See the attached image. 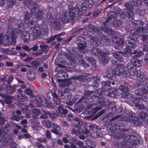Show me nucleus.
Returning <instances> with one entry per match:
<instances>
[{
	"label": "nucleus",
	"mask_w": 148,
	"mask_h": 148,
	"mask_svg": "<svg viewBox=\"0 0 148 148\" xmlns=\"http://www.w3.org/2000/svg\"><path fill=\"white\" fill-rule=\"evenodd\" d=\"M137 5L136 0H130V2L125 4V6L127 8L124 9L123 12L122 10L119 9L117 8L116 10L119 11L118 13L121 18L124 19L127 17L130 20H132L134 14L132 10L133 9L135 10V8L137 7Z\"/></svg>",
	"instance_id": "nucleus-1"
},
{
	"label": "nucleus",
	"mask_w": 148,
	"mask_h": 148,
	"mask_svg": "<svg viewBox=\"0 0 148 148\" xmlns=\"http://www.w3.org/2000/svg\"><path fill=\"white\" fill-rule=\"evenodd\" d=\"M71 52V55L70 56L69 55H66L67 59L70 61L71 65H68L69 68L72 69L75 68V60L77 59L78 61L81 63V64L85 68H87L89 66V64L83 59L82 55L76 51L75 49L73 48Z\"/></svg>",
	"instance_id": "nucleus-2"
},
{
	"label": "nucleus",
	"mask_w": 148,
	"mask_h": 148,
	"mask_svg": "<svg viewBox=\"0 0 148 148\" xmlns=\"http://www.w3.org/2000/svg\"><path fill=\"white\" fill-rule=\"evenodd\" d=\"M69 10L63 12L60 16V19L62 22V23H69L71 20H73L75 16L77 18H79L81 16L77 17L76 10L75 8L69 7Z\"/></svg>",
	"instance_id": "nucleus-3"
},
{
	"label": "nucleus",
	"mask_w": 148,
	"mask_h": 148,
	"mask_svg": "<svg viewBox=\"0 0 148 148\" xmlns=\"http://www.w3.org/2000/svg\"><path fill=\"white\" fill-rule=\"evenodd\" d=\"M96 89H95V90H88L86 91L84 93V95L79 99L78 101V103H88L92 101H94L93 99H97L98 100V98H101L99 96L100 95H101L102 89L100 90V92L99 94L95 93L93 94L95 92Z\"/></svg>",
	"instance_id": "nucleus-4"
},
{
	"label": "nucleus",
	"mask_w": 148,
	"mask_h": 148,
	"mask_svg": "<svg viewBox=\"0 0 148 148\" xmlns=\"http://www.w3.org/2000/svg\"><path fill=\"white\" fill-rule=\"evenodd\" d=\"M139 118L129 113L128 114L122 117L121 115H117L114 117L112 118L110 121L111 122L116 121H125L127 122H132L134 124L138 125L139 122Z\"/></svg>",
	"instance_id": "nucleus-5"
},
{
	"label": "nucleus",
	"mask_w": 148,
	"mask_h": 148,
	"mask_svg": "<svg viewBox=\"0 0 148 148\" xmlns=\"http://www.w3.org/2000/svg\"><path fill=\"white\" fill-rule=\"evenodd\" d=\"M48 31L47 26H41L39 25H36L33 28L32 36L34 39H40L42 37V33L44 34H46Z\"/></svg>",
	"instance_id": "nucleus-6"
},
{
	"label": "nucleus",
	"mask_w": 148,
	"mask_h": 148,
	"mask_svg": "<svg viewBox=\"0 0 148 148\" xmlns=\"http://www.w3.org/2000/svg\"><path fill=\"white\" fill-rule=\"evenodd\" d=\"M123 63H118V64H112V67H116L114 69H112L111 73H107L106 75H104V77H106L108 79H111L113 75L116 76H119L121 74V71H123V69L125 68V67L123 64Z\"/></svg>",
	"instance_id": "nucleus-7"
},
{
	"label": "nucleus",
	"mask_w": 148,
	"mask_h": 148,
	"mask_svg": "<svg viewBox=\"0 0 148 148\" xmlns=\"http://www.w3.org/2000/svg\"><path fill=\"white\" fill-rule=\"evenodd\" d=\"M32 7L30 9L31 14L33 16H36L34 18L36 22H38L42 19L43 16V11L41 9H40L38 5L35 3Z\"/></svg>",
	"instance_id": "nucleus-8"
},
{
	"label": "nucleus",
	"mask_w": 148,
	"mask_h": 148,
	"mask_svg": "<svg viewBox=\"0 0 148 148\" xmlns=\"http://www.w3.org/2000/svg\"><path fill=\"white\" fill-rule=\"evenodd\" d=\"M80 78L83 82L87 83L90 82L92 83V86L94 88H95V87L97 88L99 86V79L97 77L90 78L87 76L81 75L80 76Z\"/></svg>",
	"instance_id": "nucleus-9"
},
{
	"label": "nucleus",
	"mask_w": 148,
	"mask_h": 148,
	"mask_svg": "<svg viewBox=\"0 0 148 148\" xmlns=\"http://www.w3.org/2000/svg\"><path fill=\"white\" fill-rule=\"evenodd\" d=\"M85 38L82 36L78 37L77 38V48H74L75 49L76 51H78L81 54V52H83L85 49L86 46V42L85 41ZM73 48V47L71 50L70 51L69 54L67 55H69L70 56V55H71V52L72 51V49Z\"/></svg>",
	"instance_id": "nucleus-10"
},
{
	"label": "nucleus",
	"mask_w": 148,
	"mask_h": 148,
	"mask_svg": "<svg viewBox=\"0 0 148 148\" xmlns=\"http://www.w3.org/2000/svg\"><path fill=\"white\" fill-rule=\"evenodd\" d=\"M122 53L123 54H134L133 56L134 59H136L139 58L143 54V51H132V50L126 47L123 49Z\"/></svg>",
	"instance_id": "nucleus-11"
},
{
	"label": "nucleus",
	"mask_w": 148,
	"mask_h": 148,
	"mask_svg": "<svg viewBox=\"0 0 148 148\" xmlns=\"http://www.w3.org/2000/svg\"><path fill=\"white\" fill-rule=\"evenodd\" d=\"M98 107H96L93 108L88 112L89 115L88 117L92 120H95L98 118L100 116L102 115V110L100 111L95 115V114L99 110Z\"/></svg>",
	"instance_id": "nucleus-12"
},
{
	"label": "nucleus",
	"mask_w": 148,
	"mask_h": 148,
	"mask_svg": "<svg viewBox=\"0 0 148 148\" xmlns=\"http://www.w3.org/2000/svg\"><path fill=\"white\" fill-rule=\"evenodd\" d=\"M137 137L135 136L129 135L127 138H126L124 139V141L126 142L125 144L127 146H130L131 145H136L140 143L138 140H137Z\"/></svg>",
	"instance_id": "nucleus-13"
},
{
	"label": "nucleus",
	"mask_w": 148,
	"mask_h": 148,
	"mask_svg": "<svg viewBox=\"0 0 148 148\" xmlns=\"http://www.w3.org/2000/svg\"><path fill=\"white\" fill-rule=\"evenodd\" d=\"M53 92H48L47 94V97H45V106L48 107L50 109L53 108V105H52V100H53Z\"/></svg>",
	"instance_id": "nucleus-14"
},
{
	"label": "nucleus",
	"mask_w": 148,
	"mask_h": 148,
	"mask_svg": "<svg viewBox=\"0 0 148 148\" xmlns=\"http://www.w3.org/2000/svg\"><path fill=\"white\" fill-rule=\"evenodd\" d=\"M72 97V93L69 92H65L61 93V97L64 100H69L68 104L70 106L72 105L75 103V100H70Z\"/></svg>",
	"instance_id": "nucleus-15"
},
{
	"label": "nucleus",
	"mask_w": 148,
	"mask_h": 148,
	"mask_svg": "<svg viewBox=\"0 0 148 148\" xmlns=\"http://www.w3.org/2000/svg\"><path fill=\"white\" fill-rule=\"evenodd\" d=\"M136 76L138 78V80L141 82L137 83L136 85V86L140 87L142 85L141 82L145 83L146 82L147 78L146 77L145 75L140 71H138L136 75Z\"/></svg>",
	"instance_id": "nucleus-16"
},
{
	"label": "nucleus",
	"mask_w": 148,
	"mask_h": 148,
	"mask_svg": "<svg viewBox=\"0 0 148 148\" xmlns=\"http://www.w3.org/2000/svg\"><path fill=\"white\" fill-rule=\"evenodd\" d=\"M31 15L29 12L27 11L24 13V21L25 23L27 25H32L34 23H37L36 22L35 20L34 19V18L30 19Z\"/></svg>",
	"instance_id": "nucleus-17"
},
{
	"label": "nucleus",
	"mask_w": 148,
	"mask_h": 148,
	"mask_svg": "<svg viewBox=\"0 0 148 148\" xmlns=\"http://www.w3.org/2000/svg\"><path fill=\"white\" fill-rule=\"evenodd\" d=\"M117 107L116 105L111 104L108 106H106V110H111V112L114 113L117 110L116 107ZM123 110V109L121 107H119L118 108H117V113H121L122 112Z\"/></svg>",
	"instance_id": "nucleus-18"
},
{
	"label": "nucleus",
	"mask_w": 148,
	"mask_h": 148,
	"mask_svg": "<svg viewBox=\"0 0 148 148\" xmlns=\"http://www.w3.org/2000/svg\"><path fill=\"white\" fill-rule=\"evenodd\" d=\"M52 126L53 129L51 130V132L52 133L55 134L56 136H60L62 135V133L59 132L61 130L59 126L54 123H53Z\"/></svg>",
	"instance_id": "nucleus-19"
},
{
	"label": "nucleus",
	"mask_w": 148,
	"mask_h": 148,
	"mask_svg": "<svg viewBox=\"0 0 148 148\" xmlns=\"http://www.w3.org/2000/svg\"><path fill=\"white\" fill-rule=\"evenodd\" d=\"M128 130H127L126 131H125V130H120L115 134L114 138L116 139L117 138H122L125 137L124 139L126 138H127V136H128V134H127L128 133L127 131Z\"/></svg>",
	"instance_id": "nucleus-20"
},
{
	"label": "nucleus",
	"mask_w": 148,
	"mask_h": 148,
	"mask_svg": "<svg viewBox=\"0 0 148 148\" xmlns=\"http://www.w3.org/2000/svg\"><path fill=\"white\" fill-rule=\"evenodd\" d=\"M135 42L134 39L130 36L127 37L125 40L127 46L131 49L135 47Z\"/></svg>",
	"instance_id": "nucleus-21"
},
{
	"label": "nucleus",
	"mask_w": 148,
	"mask_h": 148,
	"mask_svg": "<svg viewBox=\"0 0 148 148\" xmlns=\"http://www.w3.org/2000/svg\"><path fill=\"white\" fill-rule=\"evenodd\" d=\"M145 29L144 27L139 28L132 29L131 31V33L133 35L138 34L141 36L143 35L145 31Z\"/></svg>",
	"instance_id": "nucleus-22"
},
{
	"label": "nucleus",
	"mask_w": 148,
	"mask_h": 148,
	"mask_svg": "<svg viewBox=\"0 0 148 148\" xmlns=\"http://www.w3.org/2000/svg\"><path fill=\"white\" fill-rule=\"evenodd\" d=\"M58 110L57 111V114L59 116H64L67 114L68 111L64 109L62 106H59L58 107Z\"/></svg>",
	"instance_id": "nucleus-23"
},
{
	"label": "nucleus",
	"mask_w": 148,
	"mask_h": 148,
	"mask_svg": "<svg viewBox=\"0 0 148 148\" xmlns=\"http://www.w3.org/2000/svg\"><path fill=\"white\" fill-rule=\"evenodd\" d=\"M113 56L116 59V60H113L112 61V64H118V62L123 63L122 60V55L119 52H114L113 53Z\"/></svg>",
	"instance_id": "nucleus-24"
},
{
	"label": "nucleus",
	"mask_w": 148,
	"mask_h": 148,
	"mask_svg": "<svg viewBox=\"0 0 148 148\" xmlns=\"http://www.w3.org/2000/svg\"><path fill=\"white\" fill-rule=\"evenodd\" d=\"M36 76V73L32 70L28 71L27 74V79L30 81H32L34 80Z\"/></svg>",
	"instance_id": "nucleus-25"
},
{
	"label": "nucleus",
	"mask_w": 148,
	"mask_h": 148,
	"mask_svg": "<svg viewBox=\"0 0 148 148\" xmlns=\"http://www.w3.org/2000/svg\"><path fill=\"white\" fill-rule=\"evenodd\" d=\"M110 84L109 81H105L103 82V86L102 87V94L106 92H109L111 90V87L110 86Z\"/></svg>",
	"instance_id": "nucleus-26"
},
{
	"label": "nucleus",
	"mask_w": 148,
	"mask_h": 148,
	"mask_svg": "<svg viewBox=\"0 0 148 148\" xmlns=\"http://www.w3.org/2000/svg\"><path fill=\"white\" fill-rule=\"evenodd\" d=\"M135 92L137 96L147 93V91L144 87L138 88L135 91Z\"/></svg>",
	"instance_id": "nucleus-27"
},
{
	"label": "nucleus",
	"mask_w": 148,
	"mask_h": 148,
	"mask_svg": "<svg viewBox=\"0 0 148 148\" xmlns=\"http://www.w3.org/2000/svg\"><path fill=\"white\" fill-rule=\"evenodd\" d=\"M45 97H43L39 95H37L35 97V101L37 105L40 107L43 105L44 100H45Z\"/></svg>",
	"instance_id": "nucleus-28"
},
{
	"label": "nucleus",
	"mask_w": 148,
	"mask_h": 148,
	"mask_svg": "<svg viewBox=\"0 0 148 148\" xmlns=\"http://www.w3.org/2000/svg\"><path fill=\"white\" fill-rule=\"evenodd\" d=\"M107 16L108 18L106 22H104V25H106V23H108L111 19L113 18L115 19L116 18L117 15L116 12L110 11L109 13H107Z\"/></svg>",
	"instance_id": "nucleus-29"
},
{
	"label": "nucleus",
	"mask_w": 148,
	"mask_h": 148,
	"mask_svg": "<svg viewBox=\"0 0 148 148\" xmlns=\"http://www.w3.org/2000/svg\"><path fill=\"white\" fill-rule=\"evenodd\" d=\"M53 100L51 101L52 102V105H53V104L59 105L60 103V99L58 96L55 92H53Z\"/></svg>",
	"instance_id": "nucleus-30"
},
{
	"label": "nucleus",
	"mask_w": 148,
	"mask_h": 148,
	"mask_svg": "<svg viewBox=\"0 0 148 148\" xmlns=\"http://www.w3.org/2000/svg\"><path fill=\"white\" fill-rule=\"evenodd\" d=\"M10 143V145L11 147V148H17L16 145L15 143L13 141L12 139L11 138H8L4 140V143L3 145L4 146H6L8 144H9V143Z\"/></svg>",
	"instance_id": "nucleus-31"
},
{
	"label": "nucleus",
	"mask_w": 148,
	"mask_h": 148,
	"mask_svg": "<svg viewBox=\"0 0 148 148\" xmlns=\"http://www.w3.org/2000/svg\"><path fill=\"white\" fill-rule=\"evenodd\" d=\"M92 52L95 55L97 56L98 60L99 61H102L101 51L99 49H95V50H92Z\"/></svg>",
	"instance_id": "nucleus-32"
},
{
	"label": "nucleus",
	"mask_w": 148,
	"mask_h": 148,
	"mask_svg": "<svg viewBox=\"0 0 148 148\" xmlns=\"http://www.w3.org/2000/svg\"><path fill=\"white\" fill-rule=\"evenodd\" d=\"M53 22L54 23V27L56 30H58L60 29L61 24L64 23H62V22L59 18L54 19Z\"/></svg>",
	"instance_id": "nucleus-33"
},
{
	"label": "nucleus",
	"mask_w": 148,
	"mask_h": 148,
	"mask_svg": "<svg viewBox=\"0 0 148 148\" xmlns=\"http://www.w3.org/2000/svg\"><path fill=\"white\" fill-rule=\"evenodd\" d=\"M2 97L3 98V99H4V102L6 104H10L12 102V97L11 96L8 95H3Z\"/></svg>",
	"instance_id": "nucleus-34"
},
{
	"label": "nucleus",
	"mask_w": 148,
	"mask_h": 148,
	"mask_svg": "<svg viewBox=\"0 0 148 148\" xmlns=\"http://www.w3.org/2000/svg\"><path fill=\"white\" fill-rule=\"evenodd\" d=\"M100 134V133L97 132V130H92L90 132V136L94 138H97L99 136L101 137Z\"/></svg>",
	"instance_id": "nucleus-35"
},
{
	"label": "nucleus",
	"mask_w": 148,
	"mask_h": 148,
	"mask_svg": "<svg viewBox=\"0 0 148 148\" xmlns=\"http://www.w3.org/2000/svg\"><path fill=\"white\" fill-rule=\"evenodd\" d=\"M110 58L108 56V55L105 53H102V64H107Z\"/></svg>",
	"instance_id": "nucleus-36"
},
{
	"label": "nucleus",
	"mask_w": 148,
	"mask_h": 148,
	"mask_svg": "<svg viewBox=\"0 0 148 148\" xmlns=\"http://www.w3.org/2000/svg\"><path fill=\"white\" fill-rule=\"evenodd\" d=\"M17 86L14 85L12 87L11 86H10L6 87V88L8 91L9 93L11 94L14 93L16 91V88Z\"/></svg>",
	"instance_id": "nucleus-37"
},
{
	"label": "nucleus",
	"mask_w": 148,
	"mask_h": 148,
	"mask_svg": "<svg viewBox=\"0 0 148 148\" xmlns=\"http://www.w3.org/2000/svg\"><path fill=\"white\" fill-rule=\"evenodd\" d=\"M88 29L91 31L99 33V30L98 28L93 25L90 24L88 26Z\"/></svg>",
	"instance_id": "nucleus-38"
},
{
	"label": "nucleus",
	"mask_w": 148,
	"mask_h": 148,
	"mask_svg": "<svg viewBox=\"0 0 148 148\" xmlns=\"http://www.w3.org/2000/svg\"><path fill=\"white\" fill-rule=\"evenodd\" d=\"M128 83L127 82L124 83V84H122L119 87V89L123 92H127L128 90Z\"/></svg>",
	"instance_id": "nucleus-39"
},
{
	"label": "nucleus",
	"mask_w": 148,
	"mask_h": 148,
	"mask_svg": "<svg viewBox=\"0 0 148 148\" xmlns=\"http://www.w3.org/2000/svg\"><path fill=\"white\" fill-rule=\"evenodd\" d=\"M123 139V143H116L115 144V145L117 148H124L125 147H127L125 144L126 142L124 141Z\"/></svg>",
	"instance_id": "nucleus-40"
},
{
	"label": "nucleus",
	"mask_w": 148,
	"mask_h": 148,
	"mask_svg": "<svg viewBox=\"0 0 148 148\" xmlns=\"http://www.w3.org/2000/svg\"><path fill=\"white\" fill-rule=\"evenodd\" d=\"M22 40L24 42H27L28 41V39H29V33L24 32L22 36Z\"/></svg>",
	"instance_id": "nucleus-41"
},
{
	"label": "nucleus",
	"mask_w": 148,
	"mask_h": 148,
	"mask_svg": "<svg viewBox=\"0 0 148 148\" xmlns=\"http://www.w3.org/2000/svg\"><path fill=\"white\" fill-rule=\"evenodd\" d=\"M42 123L43 125L48 128H50L51 127L52 125L51 121L48 119H45L44 120Z\"/></svg>",
	"instance_id": "nucleus-42"
},
{
	"label": "nucleus",
	"mask_w": 148,
	"mask_h": 148,
	"mask_svg": "<svg viewBox=\"0 0 148 148\" xmlns=\"http://www.w3.org/2000/svg\"><path fill=\"white\" fill-rule=\"evenodd\" d=\"M133 22L135 26L137 27L136 28L142 27L144 24L143 22L141 20H135Z\"/></svg>",
	"instance_id": "nucleus-43"
},
{
	"label": "nucleus",
	"mask_w": 148,
	"mask_h": 148,
	"mask_svg": "<svg viewBox=\"0 0 148 148\" xmlns=\"http://www.w3.org/2000/svg\"><path fill=\"white\" fill-rule=\"evenodd\" d=\"M87 60L88 61L89 64L92 66L95 67L96 65V61L94 58L91 57L87 58Z\"/></svg>",
	"instance_id": "nucleus-44"
},
{
	"label": "nucleus",
	"mask_w": 148,
	"mask_h": 148,
	"mask_svg": "<svg viewBox=\"0 0 148 148\" xmlns=\"http://www.w3.org/2000/svg\"><path fill=\"white\" fill-rule=\"evenodd\" d=\"M121 22L119 20H114L111 21L112 25L114 27L120 26L121 25Z\"/></svg>",
	"instance_id": "nucleus-45"
},
{
	"label": "nucleus",
	"mask_w": 148,
	"mask_h": 148,
	"mask_svg": "<svg viewBox=\"0 0 148 148\" xmlns=\"http://www.w3.org/2000/svg\"><path fill=\"white\" fill-rule=\"evenodd\" d=\"M102 30L105 33L109 35L111 34L114 32V30L108 27L103 28L102 29Z\"/></svg>",
	"instance_id": "nucleus-46"
},
{
	"label": "nucleus",
	"mask_w": 148,
	"mask_h": 148,
	"mask_svg": "<svg viewBox=\"0 0 148 148\" xmlns=\"http://www.w3.org/2000/svg\"><path fill=\"white\" fill-rule=\"evenodd\" d=\"M133 97V95L129 93L123 92L121 95V97L124 99H129Z\"/></svg>",
	"instance_id": "nucleus-47"
},
{
	"label": "nucleus",
	"mask_w": 148,
	"mask_h": 148,
	"mask_svg": "<svg viewBox=\"0 0 148 148\" xmlns=\"http://www.w3.org/2000/svg\"><path fill=\"white\" fill-rule=\"evenodd\" d=\"M16 0H7V5L9 8H11L14 5Z\"/></svg>",
	"instance_id": "nucleus-48"
},
{
	"label": "nucleus",
	"mask_w": 148,
	"mask_h": 148,
	"mask_svg": "<svg viewBox=\"0 0 148 148\" xmlns=\"http://www.w3.org/2000/svg\"><path fill=\"white\" fill-rule=\"evenodd\" d=\"M39 47L41 49H39V50L40 51H41V52L42 53V51H45L48 48L49 45L42 44H40Z\"/></svg>",
	"instance_id": "nucleus-49"
},
{
	"label": "nucleus",
	"mask_w": 148,
	"mask_h": 148,
	"mask_svg": "<svg viewBox=\"0 0 148 148\" xmlns=\"http://www.w3.org/2000/svg\"><path fill=\"white\" fill-rule=\"evenodd\" d=\"M25 93L30 97H33V94L32 91L29 88H26L25 90Z\"/></svg>",
	"instance_id": "nucleus-50"
},
{
	"label": "nucleus",
	"mask_w": 148,
	"mask_h": 148,
	"mask_svg": "<svg viewBox=\"0 0 148 148\" xmlns=\"http://www.w3.org/2000/svg\"><path fill=\"white\" fill-rule=\"evenodd\" d=\"M143 63L142 60H136L134 62L133 64L135 67L137 66V67L141 66Z\"/></svg>",
	"instance_id": "nucleus-51"
},
{
	"label": "nucleus",
	"mask_w": 148,
	"mask_h": 148,
	"mask_svg": "<svg viewBox=\"0 0 148 148\" xmlns=\"http://www.w3.org/2000/svg\"><path fill=\"white\" fill-rule=\"evenodd\" d=\"M89 128L92 131V130H99L100 131L101 130L100 128L98 126L94 124L93 125L92 124L90 125L89 126Z\"/></svg>",
	"instance_id": "nucleus-52"
},
{
	"label": "nucleus",
	"mask_w": 148,
	"mask_h": 148,
	"mask_svg": "<svg viewBox=\"0 0 148 148\" xmlns=\"http://www.w3.org/2000/svg\"><path fill=\"white\" fill-rule=\"evenodd\" d=\"M13 79V76L12 75L8 77L7 81L5 82L3 84L4 85L6 86L8 84H10L11 82L12 81Z\"/></svg>",
	"instance_id": "nucleus-53"
},
{
	"label": "nucleus",
	"mask_w": 148,
	"mask_h": 148,
	"mask_svg": "<svg viewBox=\"0 0 148 148\" xmlns=\"http://www.w3.org/2000/svg\"><path fill=\"white\" fill-rule=\"evenodd\" d=\"M47 114H48V116L52 119L56 118L57 116V114L55 112H52L47 111Z\"/></svg>",
	"instance_id": "nucleus-54"
},
{
	"label": "nucleus",
	"mask_w": 148,
	"mask_h": 148,
	"mask_svg": "<svg viewBox=\"0 0 148 148\" xmlns=\"http://www.w3.org/2000/svg\"><path fill=\"white\" fill-rule=\"evenodd\" d=\"M138 71H137L136 68L133 69H132L129 70V73L130 75L132 76H136L137 73Z\"/></svg>",
	"instance_id": "nucleus-55"
},
{
	"label": "nucleus",
	"mask_w": 148,
	"mask_h": 148,
	"mask_svg": "<svg viewBox=\"0 0 148 148\" xmlns=\"http://www.w3.org/2000/svg\"><path fill=\"white\" fill-rule=\"evenodd\" d=\"M124 69L125 68H124L123 69V71H121L123 77H128L130 75L129 72L127 70H124Z\"/></svg>",
	"instance_id": "nucleus-56"
},
{
	"label": "nucleus",
	"mask_w": 148,
	"mask_h": 148,
	"mask_svg": "<svg viewBox=\"0 0 148 148\" xmlns=\"http://www.w3.org/2000/svg\"><path fill=\"white\" fill-rule=\"evenodd\" d=\"M8 136L7 134H3L0 133V141H3V143H4V140L6 138V137H8Z\"/></svg>",
	"instance_id": "nucleus-57"
},
{
	"label": "nucleus",
	"mask_w": 148,
	"mask_h": 148,
	"mask_svg": "<svg viewBox=\"0 0 148 148\" xmlns=\"http://www.w3.org/2000/svg\"><path fill=\"white\" fill-rule=\"evenodd\" d=\"M72 140L73 142L74 143L75 142L76 144L79 146H82L84 145V143L81 140H77L76 141L75 140L74 138L72 139Z\"/></svg>",
	"instance_id": "nucleus-58"
},
{
	"label": "nucleus",
	"mask_w": 148,
	"mask_h": 148,
	"mask_svg": "<svg viewBox=\"0 0 148 148\" xmlns=\"http://www.w3.org/2000/svg\"><path fill=\"white\" fill-rule=\"evenodd\" d=\"M31 65L34 68H37L40 65V63L37 61H34L31 62Z\"/></svg>",
	"instance_id": "nucleus-59"
},
{
	"label": "nucleus",
	"mask_w": 148,
	"mask_h": 148,
	"mask_svg": "<svg viewBox=\"0 0 148 148\" xmlns=\"http://www.w3.org/2000/svg\"><path fill=\"white\" fill-rule=\"evenodd\" d=\"M92 42L91 41V44L94 47H97L101 43L99 41H96L95 40L93 41L92 40Z\"/></svg>",
	"instance_id": "nucleus-60"
},
{
	"label": "nucleus",
	"mask_w": 148,
	"mask_h": 148,
	"mask_svg": "<svg viewBox=\"0 0 148 148\" xmlns=\"http://www.w3.org/2000/svg\"><path fill=\"white\" fill-rule=\"evenodd\" d=\"M127 69L129 70L135 68L133 63L132 62L129 63L127 65Z\"/></svg>",
	"instance_id": "nucleus-61"
},
{
	"label": "nucleus",
	"mask_w": 148,
	"mask_h": 148,
	"mask_svg": "<svg viewBox=\"0 0 148 148\" xmlns=\"http://www.w3.org/2000/svg\"><path fill=\"white\" fill-rule=\"evenodd\" d=\"M139 115L140 117L143 119H145L147 116V113L143 111L140 112Z\"/></svg>",
	"instance_id": "nucleus-62"
},
{
	"label": "nucleus",
	"mask_w": 148,
	"mask_h": 148,
	"mask_svg": "<svg viewBox=\"0 0 148 148\" xmlns=\"http://www.w3.org/2000/svg\"><path fill=\"white\" fill-rule=\"evenodd\" d=\"M124 43V41L123 39L119 38H117L116 41V44L119 46H121Z\"/></svg>",
	"instance_id": "nucleus-63"
},
{
	"label": "nucleus",
	"mask_w": 148,
	"mask_h": 148,
	"mask_svg": "<svg viewBox=\"0 0 148 148\" xmlns=\"http://www.w3.org/2000/svg\"><path fill=\"white\" fill-rule=\"evenodd\" d=\"M66 74V73L63 72L62 73L59 72L57 73V75L60 78H62L64 79L65 77V75Z\"/></svg>",
	"instance_id": "nucleus-64"
}]
</instances>
